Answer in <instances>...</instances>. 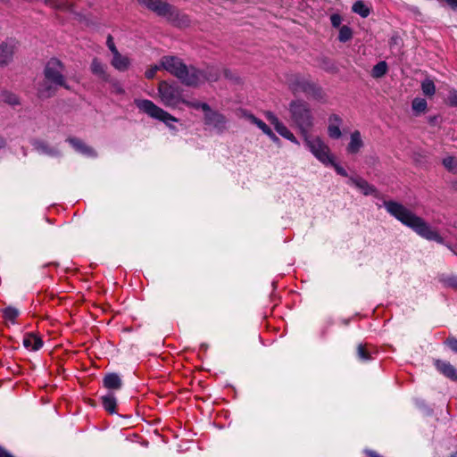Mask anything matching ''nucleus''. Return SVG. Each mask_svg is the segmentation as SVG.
Masks as SVG:
<instances>
[{
    "mask_svg": "<svg viewBox=\"0 0 457 457\" xmlns=\"http://www.w3.org/2000/svg\"><path fill=\"white\" fill-rule=\"evenodd\" d=\"M384 206L388 213L403 225L411 228L421 237L427 240L436 241L439 244L444 243V238L436 229L432 228L422 218L417 216L402 204L395 201H387L384 203Z\"/></svg>",
    "mask_w": 457,
    "mask_h": 457,
    "instance_id": "nucleus-1",
    "label": "nucleus"
},
{
    "mask_svg": "<svg viewBox=\"0 0 457 457\" xmlns=\"http://www.w3.org/2000/svg\"><path fill=\"white\" fill-rule=\"evenodd\" d=\"M161 67L189 87H197L208 79L204 71L193 66H186L175 56H163L161 59Z\"/></svg>",
    "mask_w": 457,
    "mask_h": 457,
    "instance_id": "nucleus-2",
    "label": "nucleus"
},
{
    "mask_svg": "<svg viewBox=\"0 0 457 457\" xmlns=\"http://www.w3.org/2000/svg\"><path fill=\"white\" fill-rule=\"evenodd\" d=\"M63 71L64 66L58 59L54 58L48 61L44 71L45 81L37 88V95L40 98H48L54 96L57 87L69 89Z\"/></svg>",
    "mask_w": 457,
    "mask_h": 457,
    "instance_id": "nucleus-3",
    "label": "nucleus"
},
{
    "mask_svg": "<svg viewBox=\"0 0 457 457\" xmlns=\"http://www.w3.org/2000/svg\"><path fill=\"white\" fill-rule=\"evenodd\" d=\"M288 111L293 124L299 129L301 137L310 134L314 127V117L309 104L303 100L289 104Z\"/></svg>",
    "mask_w": 457,
    "mask_h": 457,
    "instance_id": "nucleus-4",
    "label": "nucleus"
},
{
    "mask_svg": "<svg viewBox=\"0 0 457 457\" xmlns=\"http://www.w3.org/2000/svg\"><path fill=\"white\" fill-rule=\"evenodd\" d=\"M158 96L161 103L170 108H176L184 101L183 89L179 85L165 80L159 83Z\"/></svg>",
    "mask_w": 457,
    "mask_h": 457,
    "instance_id": "nucleus-5",
    "label": "nucleus"
},
{
    "mask_svg": "<svg viewBox=\"0 0 457 457\" xmlns=\"http://www.w3.org/2000/svg\"><path fill=\"white\" fill-rule=\"evenodd\" d=\"M135 104L151 118L162 121L170 129H175L171 123L177 122L178 119L157 106L154 102L147 99H136Z\"/></svg>",
    "mask_w": 457,
    "mask_h": 457,
    "instance_id": "nucleus-6",
    "label": "nucleus"
},
{
    "mask_svg": "<svg viewBox=\"0 0 457 457\" xmlns=\"http://www.w3.org/2000/svg\"><path fill=\"white\" fill-rule=\"evenodd\" d=\"M310 152L324 165L332 162L333 154L328 145L320 137H312L311 134L302 137Z\"/></svg>",
    "mask_w": 457,
    "mask_h": 457,
    "instance_id": "nucleus-7",
    "label": "nucleus"
},
{
    "mask_svg": "<svg viewBox=\"0 0 457 457\" xmlns=\"http://www.w3.org/2000/svg\"><path fill=\"white\" fill-rule=\"evenodd\" d=\"M289 87L294 94L302 92L315 99L323 98V91L320 87L298 75L292 79L289 82Z\"/></svg>",
    "mask_w": 457,
    "mask_h": 457,
    "instance_id": "nucleus-8",
    "label": "nucleus"
},
{
    "mask_svg": "<svg viewBox=\"0 0 457 457\" xmlns=\"http://www.w3.org/2000/svg\"><path fill=\"white\" fill-rule=\"evenodd\" d=\"M141 4L154 12L157 15L175 21L179 16V11L162 0H139Z\"/></svg>",
    "mask_w": 457,
    "mask_h": 457,
    "instance_id": "nucleus-9",
    "label": "nucleus"
},
{
    "mask_svg": "<svg viewBox=\"0 0 457 457\" xmlns=\"http://www.w3.org/2000/svg\"><path fill=\"white\" fill-rule=\"evenodd\" d=\"M267 120L274 126L276 131L283 137L288 139L292 143L295 145H299L297 138L295 135L285 126L282 122L279 121L278 117L272 113L271 112H267L265 113Z\"/></svg>",
    "mask_w": 457,
    "mask_h": 457,
    "instance_id": "nucleus-10",
    "label": "nucleus"
},
{
    "mask_svg": "<svg viewBox=\"0 0 457 457\" xmlns=\"http://www.w3.org/2000/svg\"><path fill=\"white\" fill-rule=\"evenodd\" d=\"M183 104H185L188 107H192L195 109H202L205 112L206 124H211L212 122V119H216L218 121H221L220 114L212 112L210 109L209 105L205 103L191 102L184 99Z\"/></svg>",
    "mask_w": 457,
    "mask_h": 457,
    "instance_id": "nucleus-11",
    "label": "nucleus"
},
{
    "mask_svg": "<svg viewBox=\"0 0 457 457\" xmlns=\"http://www.w3.org/2000/svg\"><path fill=\"white\" fill-rule=\"evenodd\" d=\"M15 52V45L12 42L0 44V67L7 66L12 62Z\"/></svg>",
    "mask_w": 457,
    "mask_h": 457,
    "instance_id": "nucleus-12",
    "label": "nucleus"
},
{
    "mask_svg": "<svg viewBox=\"0 0 457 457\" xmlns=\"http://www.w3.org/2000/svg\"><path fill=\"white\" fill-rule=\"evenodd\" d=\"M343 124L342 118L336 114H330L328 117V135L329 137L333 139H338L342 137V132L340 129L341 125Z\"/></svg>",
    "mask_w": 457,
    "mask_h": 457,
    "instance_id": "nucleus-13",
    "label": "nucleus"
},
{
    "mask_svg": "<svg viewBox=\"0 0 457 457\" xmlns=\"http://www.w3.org/2000/svg\"><path fill=\"white\" fill-rule=\"evenodd\" d=\"M436 370L449 379L457 382V370L448 361L436 360Z\"/></svg>",
    "mask_w": 457,
    "mask_h": 457,
    "instance_id": "nucleus-14",
    "label": "nucleus"
},
{
    "mask_svg": "<svg viewBox=\"0 0 457 457\" xmlns=\"http://www.w3.org/2000/svg\"><path fill=\"white\" fill-rule=\"evenodd\" d=\"M363 146L364 143L361 138V132L359 130L352 132L350 136V142L346 148L347 152L351 154H355L359 153Z\"/></svg>",
    "mask_w": 457,
    "mask_h": 457,
    "instance_id": "nucleus-15",
    "label": "nucleus"
},
{
    "mask_svg": "<svg viewBox=\"0 0 457 457\" xmlns=\"http://www.w3.org/2000/svg\"><path fill=\"white\" fill-rule=\"evenodd\" d=\"M111 64L119 71H126L129 68L130 60L128 56L122 55L119 52L112 55Z\"/></svg>",
    "mask_w": 457,
    "mask_h": 457,
    "instance_id": "nucleus-16",
    "label": "nucleus"
},
{
    "mask_svg": "<svg viewBox=\"0 0 457 457\" xmlns=\"http://www.w3.org/2000/svg\"><path fill=\"white\" fill-rule=\"evenodd\" d=\"M91 71L104 81H109L110 76L106 72V66L98 59L95 58L91 62Z\"/></svg>",
    "mask_w": 457,
    "mask_h": 457,
    "instance_id": "nucleus-17",
    "label": "nucleus"
},
{
    "mask_svg": "<svg viewBox=\"0 0 457 457\" xmlns=\"http://www.w3.org/2000/svg\"><path fill=\"white\" fill-rule=\"evenodd\" d=\"M23 345L28 350L37 351L42 347L43 341L34 334H27L23 338Z\"/></svg>",
    "mask_w": 457,
    "mask_h": 457,
    "instance_id": "nucleus-18",
    "label": "nucleus"
},
{
    "mask_svg": "<svg viewBox=\"0 0 457 457\" xmlns=\"http://www.w3.org/2000/svg\"><path fill=\"white\" fill-rule=\"evenodd\" d=\"M68 141L77 152L88 157L96 155L94 150L84 144L81 140L78 138H69Z\"/></svg>",
    "mask_w": 457,
    "mask_h": 457,
    "instance_id": "nucleus-19",
    "label": "nucleus"
},
{
    "mask_svg": "<svg viewBox=\"0 0 457 457\" xmlns=\"http://www.w3.org/2000/svg\"><path fill=\"white\" fill-rule=\"evenodd\" d=\"M351 183L358 187L365 195H373L376 188L361 178H351Z\"/></svg>",
    "mask_w": 457,
    "mask_h": 457,
    "instance_id": "nucleus-20",
    "label": "nucleus"
},
{
    "mask_svg": "<svg viewBox=\"0 0 457 457\" xmlns=\"http://www.w3.org/2000/svg\"><path fill=\"white\" fill-rule=\"evenodd\" d=\"M121 379L116 373L107 374L104 378V386L108 389H119L121 387Z\"/></svg>",
    "mask_w": 457,
    "mask_h": 457,
    "instance_id": "nucleus-21",
    "label": "nucleus"
},
{
    "mask_svg": "<svg viewBox=\"0 0 457 457\" xmlns=\"http://www.w3.org/2000/svg\"><path fill=\"white\" fill-rule=\"evenodd\" d=\"M35 146H36V149L40 154H46V155H48L51 157L58 156L60 154L59 149H57L56 147L50 146L46 142H37V143H36Z\"/></svg>",
    "mask_w": 457,
    "mask_h": 457,
    "instance_id": "nucleus-22",
    "label": "nucleus"
},
{
    "mask_svg": "<svg viewBox=\"0 0 457 457\" xmlns=\"http://www.w3.org/2000/svg\"><path fill=\"white\" fill-rule=\"evenodd\" d=\"M102 403L105 411L110 413L115 412L116 399L113 394L109 393L106 395L102 396Z\"/></svg>",
    "mask_w": 457,
    "mask_h": 457,
    "instance_id": "nucleus-23",
    "label": "nucleus"
},
{
    "mask_svg": "<svg viewBox=\"0 0 457 457\" xmlns=\"http://www.w3.org/2000/svg\"><path fill=\"white\" fill-rule=\"evenodd\" d=\"M248 120L254 125H256L265 135L271 136V129L262 120L251 114L248 116Z\"/></svg>",
    "mask_w": 457,
    "mask_h": 457,
    "instance_id": "nucleus-24",
    "label": "nucleus"
},
{
    "mask_svg": "<svg viewBox=\"0 0 457 457\" xmlns=\"http://www.w3.org/2000/svg\"><path fill=\"white\" fill-rule=\"evenodd\" d=\"M442 163L449 172L457 174V157L446 156L443 159Z\"/></svg>",
    "mask_w": 457,
    "mask_h": 457,
    "instance_id": "nucleus-25",
    "label": "nucleus"
},
{
    "mask_svg": "<svg viewBox=\"0 0 457 457\" xmlns=\"http://www.w3.org/2000/svg\"><path fill=\"white\" fill-rule=\"evenodd\" d=\"M421 90L427 96H433L436 93V86L430 79H426L421 82Z\"/></svg>",
    "mask_w": 457,
    "mask_h": 457,
    "instance_id": "nucleus-26",
    "label": "nucleus"
},
{
    "mask_svg": "<svg viewBox=\"0 0 457 457\" xmlns=\"http://www.w3.org/2000/svg\"><path fill=\"white\" fill-rule=\"evenodd\" d=\"M411 107L413 112H416V114H420L427 111L428 104L425 99L416 97L412 101Z\"/></svg>",
    "mask_w": 457,
    "mask_h": 457,
    "instance_id": "nucleus-27",
    "label": "nucleus"
},
{
    "mask_svg": "<svg viewBox=\"0 0 457 457\" xmlns=\"http://www.w3.org/2000/svg\"><path fill=\"white\" fill-rule=\"evenodd\" d=\"M387 71V64L386 62L382 61L378 62L372 69L371 75L373 78H381Z\"/></svg>",
    "mask_w": 457,
    "mask_h": 457,
    "instance_id": "nucleus-28",
    "label": "nucleus"
},
{
    "mask_svg": "<svg viewBox=\"0 0 457 457\" xmlns=\"http://www.w3.org/2000/svg\"><path fill=\"white\" fill-rule=\"evenodd\" d=\"M352 10L353 12L360 14L363 18L368 17L370 14V9L362 1H356L353 5Z\"/></svg>",
    "mask_w": 457,
    "mask_h": 457,
    "instance_id": "nucleus-29",
    "label": "nucleus"
},
{
    "mask_svg": "<svg viewBox=\"0 0 457 457\" xmlns=\"http://www.w3.org/2000/svg\"><path fill=\"white\" fill-rule=\"evenodd\" d=\"M19 314H20L19 310L12 306H8L3 310L4 318L6 320H9L12 323H14V321H15L16 318L19 316Z\"/></svg>",
    "mask_w": 457,
    "mask_h": 457,
    "instance_id": "nucleus-30",
    "label": "nucleus"
},
{
    "mask_svg": "<svg viewBox=\"0 0 457 457\" xmlns=\"http://www.w3.org/2000/svg\"><path fill=\"white\" fill-rule=\"evenodd\" d=\"M353 37V31L350 27L344 25L339 29L338 40L340 42H347Z\"/></svg>",
    "mask_w": 457,
    "mask_h": 457,
    "instance_id": "nucleus-31",
    "label": "nucleus"
},
{
    "mask_svg": "<svg viewBox=\"0 0 457 457\" xmlns=\"http://www.w3.org/2000/svg\"><path fill=\"white\" fill-rule=\"evenodd\" d=\"M1 98L3 102L9 104L11 105H16L19 104L18 97L14 94L8 91L3 92L1 95Z\"/></svg>",
    "mask_w": 457,
    "mask_h": 457,
    "instance_id": "nucleus-32",
    "label": "nucleus"
},
{
    "mask_svg": "<svg viewBox=\"0 0 457 457\" xmlns=\"http://www.w3.org/2000/svg\"><path fill=\"white\" fill-rule=\"evenodd\" d=\"M230 89H233L235 91H240L243 89L244 83L240 77L230 75Z\"/></svg>",
    "mask_w": 457,
    "mask_h": 457,
    "instance_id": "nucleus-33",
    "label": "nucleus"
},
{
    "mask_svg": "<svg viewBox=\"0 0 457 457\" xmlns=\"http://www.w3.org/2000/svg\"><path fill=\"white\" fill-rule=\"evenodd\" d=\"M357 355L359 357L360 360L361 361H368L370 359V352L366 349V345H359L358 347H357Z\"/></svg>",
    "mask_w": 457,
    "mask_h": 457,
    "instance_id": "nucleus-34",
    "label": "nucleus"
},
{
    "mask_svg": "<svg viewBox=\"0 0 457 457\" xmlns=\"http://www.w3.org/2000/svg\"><path fill=\"white\" fill-rule=\"evenodd\" d=\"M221 121H218L216 119H212V122L211 124H207L212 129L217 130L218 132L221 131L225 129L226 120L222 115H220Z\"/></svg>",
    "mask_w": 457,
    "mask_h": 457,
    "instance_id": "nucleus-35",
    "label": "nucleus"
},
{
    "mask_svg": "<svg viewBox=\"0 0 457 457\" xmlns=\"http://www.w3.org/2000/svg\"><path fill=\"white\" fill-rule=\"evenodd\" d=\"M447 104L451 106H457V90L451 89L449 91Z\"/></svg>",
    "mask_w": 457,
    "mask_h": 457,
    "instance_id": "nucleus-36",
    "label": "nucleus"
},
{
    "mask_svg": "<svg viewBox=\"0 0 457 457\" xmlns=\"http://www.w3.org/2000/svg\"><path fill=\"white\" fill-rule=\"evenodd\" d=\"M328 165L333 166L335 168L336 171L337 172V174H339V175H341L343 177H347L348 176L346 170L335 162L334 156H332V162H329Z\"/></svg>",
    "mask_w": 457,
    "mask_h": 457,
    "instance_id": "nucleus-37",
    "label": "nucleus"
},
{
    "mask_svg": "<svg viewBox=\"0 0 457 457\" xmlns=\"http://www.w3.org/2000/svg\"><path fill=\"white\" fill-rule=\"evenodd\" d=\"M160 69H162L161 64L160 65H154L151 68H149L148 70H146L145 75V77L147 79H153L155 76L156 72Z\"/></svg>",
    "mask_w": 457,
    "mask_h": 457,
    "instance_id": "nucleus-38",
    "label": "nucleus"
},
{
    "mask_svg": "<svg viewBox=\"0 0 457 457\" xmlns=\"http://www.w3.org/2000/svg\"><path fill=\"white\" fill-rule=\"evenodd\" d=\"M106 43H107V46L110 49V51L112 52V55L119 53L118 49L116 48V46L114 45L113 38L112 36H110V35L108 36Z\"/></svg>",
    "mask_w": 457,
    "mask_h": 457,
    "instance_id": "nucleus-39",
    "label": "nucleus"
},
{
    "mask_svg": "<svg viewBox=\"0 0 457 457\" xmlns=\"http://www.w3.org/2000/svg\"><path fill=\"white\" fill-rule=\"evenodd\" d=\"M330 21L333 27H339L342 22V18L339 14L334 13L330 16Z\"/></svg>",
    "mask_w": 457,
    "mask_h": 457,
    "instance_id": "nucleus-40",
    "label": "nucleus"
},
{
    "mask_svg": "<svg viewBox=\"0 0 457 457\" xmlns=\"http://www.w3.org/2000/svg\"><path fill=\"white\" fill-rule=\"evenodd\" d=\"M445 343L451 348L452 351L457 353V338L448 337Z\"/></svg>",
    "mask_w": 457,
    "mask_h": 457,
    "instance_id": "nucleus-41",
    "label": "nucleus"
},
{
    "mask_svg": "<svg viewBox=\"0 0 457 457\" xmlns=\"http://www.w3.org/2000/svg\"><path fill=\"white\" fill-rule=\"evenodd\" d=\"M445 284L448 287L457 289V277H452L445 280Z\"/></svg>",
    "mask_w": 457,
    "mask_h": 457,
    "instance_id": "nucleus-42",
    "label": "nucleus"
},
{
    "mask_svg": "<svg viewBox=\"0 0 457 457\" xmlns=\"http://www.w3.org/2000/svg\"><path fill=\"white\" fill-rule=\"evenodd\" d=\"M112 88H113V91L117 94H123L124 93V89L123 87H121V85L118 82H114L112 84Z\"/></svg>",
    "mask_w": 457,
    "mask_h": 457,
    "instance_id": "nucleus-43",
    "label": "nucleus"
},
{
    "mask_svg": "<svg viewBox=\"0 0 457 457\" xmlns=\"http://www.w3.org/2000/svg\"><path fill=\"white\" fill-rule=\"evenodd\" d=\"M400 37H397V36H395V37H392L390 38V41H389V44L390 46H392L393 45H398L399 44V41H400Z\"/></svg>",
    "mask_w": 457,
    "mask_h": 457,
    "instance_id": "nucleus-44",
    "label": "nucleus"
},
{
    "mask_svg": "<svg viewBox=\"0 0 457 457\" xmlns=\"http://www.w3.org/2000/svg\"><path fill=\"white\" fill-rule=\"evenodd\" d=\"M0 457H13V456L0 446Z\"/></svg>",
    "mask_w": 457,
    "mask_h": 457,
    "instance_id": "nucleus-45",
    "label": "nucleus"
},
{
    "mask_svg": "<svg viewBox=\"0 0 457 457\" xmlns=\"http://www.w3.org/2000/svg\"><path fill=\"white\" fill-rule=\"evenodd\" d=\"M5 146V141L3 137H0V149Z\"/></svg>",
    "mask_w": 457,
    "mask_h": 457,
    "instance_id": "nucleus-46",
    "label": "nucleus"
},
{
    "mask_svg": "<svg viewBox=\"0 0 457 457\" xmlns=\"http://www.w3.org/2000/svg\"><path fill=\"white\" fill-rule=\"evenodd\" d=\"M273 141H278V137L272 132L271 136H269Z\"/></svg>",
    "mask_w": 457,
    "mask_h": 457,
    "instance_id": "nucleus-47",
    "label": "nucleus"
},
{
    "mask_svg": "<svg viewBox=\"0 0 457 457\" xmlns=\"http://www.w3.org/2000/svg\"><path fill=\"white\" fill-rule=\"evenodd\" d=\"M451 457H457V453L455 454H453Z\"/></svg>",
    "mask_w": 457,
    "mask_h": 457,
    "instance_id": "nucleus-48",
    "label": "nucleus"
}]
</instances>
